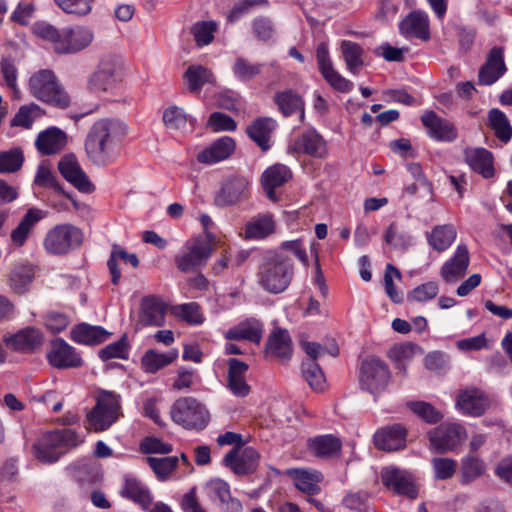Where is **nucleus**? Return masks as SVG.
Segmentation results:
<instances>
[{"label": "nucleus", "mask_w": 512, "mask_h": 512, "mask_svg": "<svg viewBox=\"0 0 512 512\" xmlns=\"http://www.w3.org/2000/svg\"><path fill=\"white\" fill-rule=\"evenodd\" d=\"M287 475L294 480L298 490L309 495H315L320 492L319 483L323 480V475L317 470L289 469Z\"/></svg>", "instance_id": "nucleus-34"}, {"label": "nucleus", "mask_w": 512, "mask_h": 512, "mask_svg": "<svg viewBox=\"0 0 512 512\" xmlns=\"http://www.w3.org/2000/svg\"><path fill=\"white\" fill-rule=\"evenodd\" d=\"M457 407L466 415L481 416L490 405V401L484 391L470 387L458 394Z\"/></svg>", "instance_id": "nucleus-23"}, {"label": "nucleus", "mask_w": 512, "mask_h": 512, "mask_svg": "<svg viewBox=\"0 0 512 512\" xmlns=\"http://www.w3.org/2000/svg\"><path fill=\"white\" fill-rule=\"evenodd\" d=\"M383 485L398 495H404L414 499L417 497V489L411 473L394 466L385 467L381 471Z\"/></svg>", "instance_id": "nucleus-13"}, {"label": "nucleus", "mask_w": 512, "mask_h": 512, "mask_svg": "<svg viewBox=\"0 0 512 512\" xmlns=\"http://www.w3.org/2000/svg\"><path fill=\"white\" fill-rule=\"evenodd\" d=\"M110 333L101 326H92L87 323L76 325L70 332L71 339L79 344L98 345L108 339Z\"/></svg>", "instance_id": "nucleus-37"}, {"label": "nucleus", "mask_w": 512, "mask_h": 512, "mask_svg": "<svg viewBox=\"0 0 512 512\" xmlns=\"http://www.w3.org/2000/svg\"><path fill=\"white\" fill-rule=\"evenodd\" d=\"M236 144L233 138L229 136L221 137L210 147L204 149L197 155V160L204 164H215L230 157Z\"/></svg>", "instance_id": "nucleus-31"}, {"label": "nucleus", "mask_w": 512, "mask_h": 512, "mask_svg": "<svg viewBox=\"0 0 512 512\" xmlns=\"http://www.w3.org/2000/svg\"><path fill=\"white\" fill-rule=\"evenodd\" d=\"M227 387L236 397H245L250 393V386L245 376L248 371V364L236 358L228 360Z\"/></svg>", "instance_id": "nucleus-29"}, {"label": "nucleus", "mask_w": 512, "mask_h": 512, "mask_svg": "<svg viewBox=\"0 0 512 512\" xmlns=\"http://www.w3.org/2000/svg\"><path fill=\"white\" fill-rule=\"evenodd\" d=\"M121 495L138 504L144 509L148 508L152 503V497L149 491L135 478L126 477L124 485L121 489Z\"/></svg>", "instance_id": "nucleus-47"}, {"label": "nucleus", "mask_w": 512, "mask_h": 512, "mask_svg": "<svg viewBox=\"0 0 512 512\" xmlns=\"http://www.w3.org/2000/svg\"><path fill=\"white\" fill-rule=\"evenodd\" d=\"M457 462L452 458L434 457L431 459V467L436 480L451 479L457 470Z\"/></svg>", "instance_id": "nucleus-57"}, {"label": "nucleus", "mask_w": 512, "mask_h": 512, "mask_svg": "<svg viewBox=\"0 0 512 512\" xmlns=\"http://www.w3.org/2000/svg\"><path fill=\"white\" fill-rule=\"evenodd\" d=\"M172 312L174 315L190 324L197 325L204 321L200 306L195 302L176 305L172 308Z\"/></svg>", "instance_id": "nucleus-60"}, {"label": "nucleus", "mask_w": 512, "mask_h": 512, "mask_svg": "<svg viewBox=\"0 0 512 512\" xmlns=\"http://www.w3.org/2000/svg\"><path fill=\"white\" fill-rule=\"evenodd\" d=\"M465 438V428L457 423H443L428 432L430 447L439 453L454 451Z\"/></svg>", "instance_id": "nucleus-12"}, {"label": "nucleus", "mask_w": 512, "mask_h": 512, "mask_svg": "<svg viewBox=\"0 0 512 512\" xmlns=\"http://www.w3.org/2000/svg\"><path fill=\"white\" fill-rule=\"evenodd\" d=\"M29 91L36 99L52 106L64 109L70 105V97L50 69H42L32 74Z\"/></svg>", "instance_id": "nucleus-4"}, {"label": "nucleus", "mask_w": 512, "mask_h": 512, "mask_svg": "<svg viewBox=\"0 0 512 512\" xmlns=\"http://www.w3.org/2000/svg\"><path fill=\"white\" fill-rule=\"evenodd\" d=\"M55 3L68 14L85 16L92 10L94 0H54Z\"/></svg>", "instance_id": "nucleus-64"}, {"label": "nucleus", "mask_w": 512, "mask_h": 512, "mask_svg": "<svg viewBox=\"0 0 512 512\" xmlns=\"http://www.w3.org/2000/svg\"><path fill=\"white\" fill-rule=\"evenodd\" d=\"M439 287L436 282L429 281L415 287L407 296L409 302H426L437 296Z\"/></svg>", "instance_id": "nucleus-62"}, {"label": "nucleus", "mask_w": 512, "mask_h": 512, "mask_svg": "<svg viewBox=\"0 0 512 512\" xmlns=\"http://www.w3.org/2000/svg\"><path fill=\"white\" fill-rule=\"evenodd\" d=\"M171 419L188 430H203L210 421L206 407L194 397L177 399L170 409Z\"/></svg>", "instance_id": "nucleus-5"}, {"label": "nucleus", "mask_w": 512, "mask_h": 512, "mask_svg": "<svg viewBox=\"0 0 512 512\" xmlns=\"http://www.w3.org/2000/svg\"><path fill=\"white\" fill-rule=\"evenodd\" d=\"M487 467L483 459L474 455H465L460 464V483L468 485L486 473Z\"/></svg>", "instance_id": "nucleus-39"}, {"label": "nucleus", "mask_w": 512, "mask_h": 512, "mask_svg": "<svg viewBox=\"0 0 512 512\" xmlns=\"http://www.w3.org/2000/svg\"><path fill=\"white\" fill-rule=\"evenodd\" d=\"M33 278L34 269L32 265H18L11 272L10 286L14 292L23 294L27 291V287L32 282Z\"/></svg>", "instance_id": "nucleus-52"}, {"label": "nucleus", "mask_w": 512, "mask_h": 512, "mask_svg": "<svg viewBox=\"0 0 512 512\" xmlns=\"http://www.w3.org/2000/svg\"><path fill=\"white\" fill-rule=\"evenodd\" d=\"M206 489L212 501H219L220 507L224 512H242L243 506L239 499L231 496L230 486L221 479H212Z\"/></svg>", "instance_id": "nucleus-26"}, {"label": "nucleus", "mask_w": 512, "mask_h": 512, "mask_svg": "<svg viewBox=\"0 0 512 512\" xmlns=\"http://www.w3.org/2000/svg\"><path fill=\"white\" fill-rule=\"evenodd\" d=\"M3 343L12 351L31 353L42 345L43 334L38 328L28 326L4 336Z\"/></svg>", "instance_id": "nucleus-15"}, {"label": "nucleus", "mask_w": 512, "mask_h": 512, "mask_svg": "<svg viewBox=\"0 0 512 512\" xmlns=\"http://www.w3.org/2000/svg\"><path fill=\"white\" fill-rule=\"evenodd\" d=\"M127 126L118 119H100L89 129L84 147L88 159L97 166L111 164L117 156V147L127 134Z\"/></svg>", "instance_id": "nucleus-1"}, {"label": "nucleus", "mask_w": 512, "mask_h": 512, "mask_svg": "<svg viewBox=\"0 0 512 512\" xmlns=\"http://www.w3.org/2000/svg\"><path fill=\"white\" fill-rule=\"evenodd\" d=\"M91 29L78 26L73 29L61 30V38L57 41L56 52L60 54L76 53L88 47L93 41Z\"/></svg>", "instance_id": "nucleus-16"}, {"label": "nucleus", "mask_w": 512, "mask_h": 512, "mask_svg": "<svg viewBox=\"0 0 512 512\" xmlns=\"http://www.w3.org/2000/svg\"><path fill=\"white\" fill-rule=\"evenodd\" d=\"M302 374L313 390H322L325 385V376L320 366L314 361H303Z\"/></svg>", "instance_id": "nucleus-58"}, {"label": "nucleus", "mask_w": 512, "mask_h": 512, "mask_svg": "<svg viewBox=\"0 0 512 512\" xmlns=\"http://www.w3.org/2000/svg\"><path fill=\"white\" fill-rule=\"evenodd\" d=\"M217 25L213 21L197 22L193 25L191 32L199 46L208 45L214 39V32Z\"/></svg>", "instance_id": "nucleus-61"}, {"label": "nucleus", "mask_w": 512, "mask_h": 512, "mask_svg": "<svg viewBox=\"0 0 512 512\" xmlns=\"http://www.w3.org/2000/svg\"><path fill=\"white\" fill-rule=\"evenodd\" d=\"M266 353L279 359H289L292 355V341L287 330L275 328L269 335Z\"/></svg>", "instance_id": "nucleus-35"}, {"label": "nucleus", "mask_w": 512, "mask_h": 512, "mask_svg": "<svg viewBox=\"0 0 512 512\" xmlns=\"http://www.w3.org/2000/svg\"><path fill=\"white\" fill-rule=\"evenodd\" d=\"M390 380L388 366L378 357L364 359L360 366L359 382L363 390L376 394L384 390Z\"/></svg>", "instance_id": "nucleus-10"}, {"label": "nucleus", "mask_w": 512, "mask_h": 512, "mask_svg": "<svg viewBox=\"0 0 512 512\" xmlns=\"http://www.w3.org/2000/svg\"><path fill=\"white\" fill-rule=\"evenodd\" d=\"M163 122L169 130H183L187 126L188 118L182 108L173 105L164 110Z\"/></svg>", "instance_id": "nucleus-59"}, {"label": "nucleus", "mask_w": 512, "mask_h": 512, "mask_svg": "<svg viewBox=\"0 0 512 512\" xmlns=\"http://www.w3.org/2000/svg\"><path fill=\"white\" fill-rule=\"evenodd\" d=\"M342 57L349 72L356 75L364 65V49L361 45L350 40H343L340 44Z\"/></svg>", "instance_id": "nucleus-45"}, {"label": "nucleus", "mask_w": 512, "mask_h": 512, "mask_svg": "<svg viewBox=\"0 0 512 512\" xmlns=\"http://www.w3.org/2000/svg\"><path fill=\"white\" fill-rule=\"evenodd\" d=\"M417 346L412 343L395 344L387 352V357L395 363V368L405 372V360L413 357Z\"/></svg>", "instance_id": "nucleus-55"}, {"label": "nucleus", "mask_w": 512, "mask_h": 512, "mask_svg": "<svg viewBox=\"0 0 512 512\" xmlns=\"http://www.w3.org/2000/svg\"><path fill=\"white\" fill-rule=\"evenodd\" d=\"M457 236L455 227L451 224L435 226L426 233L429 245L438 252L445 251L451 246Z\"/></svg>", "instance_id": "nucleus-42"}, {"label": "nucleus", "mask_w": 512, "mask_h": 512, "mask_svg": "<svg viewBox=\"0 0 512 512\" xmlns=\"http://www.w3.org/2000/svg\"><path fill=\"white\" fill-rule=\"evenodd\" d=\"M83 242L82 231L72 224H58L51 228L44 240V249L52 255H66L79 248Z\"/></svg>", "instance_id": "nucleus-6"}, {"label": "nucleus", "mask_w": 512, "mask_h": 512, "mask_svg": "<svg viewBox=\"0 0 512 512\" xmlns=\"http://www.w3.org/2000/svg\"><path fill=\"white\" fill-rule=\"evenodd\" d=\"M250 186L248 177L240 174L229 175L222 180L220 189L214 196V204L220 208L237 205L249 198Z\"/></svg>", "instance_id": "nucleus-9"}, {"label": "nucleus", "mask_w": 512, "mask_h": 512, "mask_svg": "<svg viewBox=\"0 0 512 512\" xmlns=\"http://www.w3.org/2000/svg\"><path fill=\"white\" fill-rule=\"evenodd\" d=\"M122 80V61L115 55L101 58L97 69L88 78V89L93 93L109 92Z\"/></svg>", "instance_id": "nucleus-7"}, {"label": "nucleus", "mask_w": 512, "mask_h": 512, "mask_svg": "<svg viewBox=\"0 0 512 512\" xmlns=\"http://www.w3.org/2000/svg\"><path fill=\"white\" fill-rule=\"evenodd\" d=\"M342 443L340 439L332 435H322L309 439L308 448L310 452L319 458L331 457L338 453Z\"/></svg>", "instance_id": "nucleus-44"}, {"label": "nucleus", "mask_w": 512, "mask_h": 512, "mask_svg": "<svg viewBox=\"0 0 512 512\" xmlns=\"http://www.w3.org/2000/svg\"><path fill=\"white\" fill-rule=\"evenodd\" d=\"M168 305L156 295L146 296L140 305L139 321L144 326L161 327L165 324Z\"/></svg>", "instance_id": "nucleus-22"}, {"label": "nucleus", "mask_w": 512, "mask_h": 512, "mask_svg": "<svg viewBox=\"0 0 512 512\" xmlns=\"http://www.w3.org/2000/svg\"><path fill=\"white\" fill-rule=\"evenodd\" d=\"M212 251L210 241L201 237L188 240L175 258L176 266L182 272L194 271L206 264Z\"/></svg>", "instance_id": "nucleus-11"}, {"label": "nucleus", "mask_w": 512, "mask_h": 512, "mask_svg": "<svg viewBox=\"0 0 512 512\" xmlns=\"http://www.w3.org/2000/svg\"><path fill=\"white\" fill-rule=\"evenodd\" d=\"M506 71L504 63L503 49L494 47L488 53L485 64L478 73L479 83L482 85H492Z\"/></svg>", "instance_id": "nucleus-28"}, {"label": "nucleus", "mask_w": 512, "mask_h": 512, "mask_svg": "<svg viewBox=\"0 0 512 512\" xmlns=\"http://www.w3.org/2000/svg\"><path fill=\"white\" fill-rule=\"evenodd\" d=\"M44 115V110L35 103L23 105L11 120V126L30 129L33 123Z\"/></svg>", "instance_id": "nucleus-51"}, {"label": "nucleus", "mask_w": 512, "mask_h": 512, "mask_svg": "<svg viewBox=\"0 0 512 512\" xmlns=\"http://www.w3.org/2000/svg\"><path fill=\"white\" fill-rule=\"evenodd\" d=\"M120 409L119 397L116 394L101 392L95 407L87 415L90 427L97 432L108 429L119 418Z\"/></svg>", "instance_id": "nucleus-8"}, {"label": "nucleus", "mask_w": 512, "mask_h": 512, "mask_svg": "<svg viewBox=\"0 0 512 512\" xmlns=\"http://www.w3.org/2000/svg\"><path fill=\"white\" fill-rule=\"evenodd\" d=\"M488 124L495 137L503 143H508L512 138V126L504 112L493 108L488 113Z\"/></svg>", "instance_id": "nucleus-48"}, {"label": "nucleus", "mask_w": 512, "mask_h": 512, "mask_svg": "<svg viewBox=\"0 0 512 512\" xmlns=\"http://www.w3.org/2000/svg\"><path fill=\"white\" fill-rule=\"evenodd\" d=\"M177 355L176 351L159 353L150 349L142 356L141 365L145 372L156 373L160 369L172 363L177 358Z\"/></svg>", "instance_id": "nucleus-49"}, {"label": "nucleus", "mask_w": 512, "mask_h": 512, "mask_svg": "<svg viewBox=\"0 0 512 512\" xmlns=\"http://www.w3.org/2000/svg\"><path fill=\"white\" fill-rule=\"evenodd\" d=\"M82 442L76 431L69 428L48 431L33 444V453L40 462L51 464Z\"/></svg>", "instance_id": "nucleus-3"}, {"label": "nucleus", "mask_w": 512, "mask_h": 512, "mask_svg": "<svg viewBox=\"0 0 512 512\" xmlns=\"http://www.w3.org/2000/svg\"><path fill=\"white\" fill-rule=\"evenodd\" d=\"M225 337L228 340H248L258 344L262 338V324L256 319H247L230 328Z\"/></svg>", "instance_id": "nucleus-38"}, {"label": "nucleus", "mask_w": 512, "mask_h": 512, "mask_svg": "<svg viewBox=\"0 0 512 512\" xmlns=\"http://www.w3.org/2000/svg\"><path fill=\"white\" fill-rule=\"evenodd\" d=\"M295 152L303 153L314 158H325L328 154L327 143L315 130H305L292 145Z\"/></svg>", "instance_id": "nucleus-24"}, {"label": "nucleus", "mask_w": 512, "mask_h": 512, "mask_svg": "<svg viewBox=\"0 0 512 512\" xmlns=\"http://www.w3.org/2000/svg\"><path fill=\"white\" fill-rule=\"evenodd\" d=\"M464 156L473 171L487 179L494 176L493 154L490 151L485 148H468L464 151Z\"/></svg>", "instance_id": "nucleus-32"}, {"label": "nucleus", "mask_w": 512, "mask_h": 512, "mask_svg": "<svg viewBox=\"0 0 512 512\" xmlns=\"http://www.w3.org/2000/svg\"><path fill=\"white\" fill-rule=\"evenodd\" d=\"M67 144L66 133L52 126L41 131L35 140V146L42 155L49 156L59 153Z\"/></svg>", "instance_id": "nucleus-27"}, {"label": "nucleus", "mask_w": 512, "mask_h": 512, "mask_svg": "<svg viewBox=\"0 0 512 512\" xmlns=\"http://www.w3.org/2000/svg\"><path fill=\"white\" fill-rule=\"evenodd\" d=\"M274 102L278 106L280 112L288 117L293 113L299 111L300 118L303 120L304 118V102L300 95L294 92L291 89L284 90L281 92H277L274 95Z\"/></svg>", "instance_id": "nucleus-43"}, {"label": "nucleus", "mask_w": 512, "mask_h": 512, "mask_svg": "<svg viewBox=\"0 0 512 512\" xmlns=\"http://www.w3.org/2000/svg\"><path fill=\"white\" fill-rule=\"evenodd\" d=\"M24 162V155L20 148H12L0 152V173H13L18 171Z\"/></svg>", "instance_id": "nucleus-56"}, {"label": "nucleus", "mask_w": 512, "mask_h": 512, "mask_svg": "<svg viewBox=\"0 0 512 512\" xmlns=\"http://www.w3.org/2000/svg\"><path fill=\"white\" fill-rule=\"evenodd\" d=\"M470 263V253L465 244H459L454 255L440 269V275L447 283H456L467 272Z\"/></svg>", "instance_id": "nucleus-21"}, {"label": "nucleus", "mask_w": 512, "mask_h": 512, "mask_svg": "<svg viewBox=\"0 0 512 512\" xmlns=\"http://www.w3.org/2000/svg\"><path fill=\"white\" fill-rule=\"evenodd\" d=\"M263 65L260 63H252L243 57L236 58L232 71L240 81H250L262 72Z\"/></svg>", "instance_id": "nucleus-54"}, {"label": "nucleus", "mask_w": 512, "mask_h": 512, "mask_svg": "<svg viewBox=\"0 0 512 512\" xmlns=\"http://www.w3.org/2000/svg\"><path fill=\"white\" fill-rule=\"evenodd\" d=\"M259 458V453L252 447L244 448L240 454L238 448H233L224 456L223 463L236 475H247L257 470Z\"/></svg>", "instance_id": "nucleus-18"}, {"label": "nucleus", "mask_w": 512, "mask_h": 512, "mask_svg": "<svg viewBox=\"0 0 512 512\" xmlns=\"http://www.w3.org/2000/svg\"><path fill=\"white\" fill-rule=\"evenodd\" d=\"M275 232V221L270 213L259 214L246 225L245 237L263 239Z\"/></svg>", "instance_id": "nucleus-41"}, {"label": "nucleus", "mask_w": 512, "mask_h": 512, "mask_svg": "<svg viewBox=\"0 0 512 512\" xmlns=\"http://www.w3.org/2000/svg\"><path fill=\"white\" fill-rule=\"evenodd\" d=\"M405 442L406 429L401 424L382 428L374 434V443L381 450H399L405 447Z\"/></svg>", "instance_id": "nucleus-30"}, {"label": "nucleus", "mask_w": 512, "mask_h": 512, "mask_svg": "<svg viewBox=\"0 0 512 512\" xmlns=\"http://www.w3.org/2000/svg\"><path fill=\"white\" fill-rule=\"evenodd\" d=\"M44 217L41 210L31 208L23 216L18 226L11 232V240L17 247H21L26 242L33 227Z\"/></svg>", "instance_id": "nucleus-40"}, {"label": "nucleus", "mask_w": 512, "mask_h": 512, "mask_svg": "<svg viewBox=\"0 0 512 512\" xmlns=\"http://www.w3.org/2000/svg\"><path fill=\"white\" fill-rule=\"evenodd\" d=\"M292 177L291 170L283 164L268 167L262 174V185L271 200H275V189L285 184Z\"/></svg>", "instance_id": "nucleus-33"}, {"label": "nucleus", "mask_w": 512, "mask_h": 512, "mask_svg": "<svg viewBox=\"0 0 512 512\" xmlns=\"http://www.w3.org/2000/svg\"><path fill=\"white\" fill-rule=\"evenodd\" d=\"M316 58L319 71L321 72L324 79L335 90L342 93H347L353 89V82L344 78L334 69L326 43H321L318 45L316 49Z\"/></svg>", "instance_id": "nucleus-14"}, {"label": "nucleus", "mask_w": 512, "mask_h": 512, "mask_svg": "<svg viewBox=\"0 0 512 512\" xmlns=\"http://www.w3.org/2000/svg\"><path fill=\"white\" fill-rule=\"evenodd\" d=\"M47 359L51 366L58 369L75 368L82 365L81 356L74 347L61 338H56L51 342Z\"/></svg>", "instance_id": "nucleus-20"}, {"label": "nucleus", "mask_w": 512, "mask_h": 512, "mask_svg": "<svg viewBox=\"0 0 512 512\" xmlns=\"http://www.w3.org/2000/svg\"><path fill=\"white\" fill-rule=\"evenodd\" d=\"M58 169L61 175L80 192L91 193L95 190V186L82 170L75 155H64L58 162Z\"/></svg>", "instance_id": "nucleus-17"}, {"label": "nucleus", "mask_w": 512, "mask_h": 512, "mask_svg": "<svg viewBox=\"0 0 512 512\" xmlns=\"http://www.w3.org/2000/svg\"><path fill=\"white\" fill-rule=\"evenodd\" d=\"M187 80L188 89L191 92H200L206 83H212L214 76L212 72L202 65H190L184 73Z\"/></svg>", "instance_id": "nucleus-50"}, {"label": "nucleus", "mask_w": 512, "mask_h": 512, "mask_svg": "<svg viewBox=\"0 0 512 512\" xmlns=\"http://www.w3.org/2000/svg\"><path fill=\"white\" fill-rule=\"evenodd\" d=\"M276 128V121L269 117H260L247 127L248 136L263 150L270 148L271 134Z\"/></svg>", "instance_id": "nucleus-36"}, {"label": "nucleus", "mask_w": 512, "mask_h": 512, "mask_svg": "<svg viewBox=\"0 0 512 512\" xmlns=\"http://www.w3.org/2000/svg\"><path fill=\"white\" fill-rule=\"evenodd\" d=\"M118 260H122L126 264H130L134 268H137L139 265V260L136 254H130L126 252L121 246L113 244L107 265L112 277L111 281L114 285H117L121 278V272L118 268Z\"/></svg>", "instance_id": "nucleus-46"}, {"label": "nucleus", "mask_w": 512, "mask_h": 512, "mask_svg": "<svg viewBox=\"0 0 512 512\" xmlns=\"http://www.w3.org/2000/svg\"><path fill=\"white\" fill-rule=\"evenodd\" d=\"M421 122L429 137L440 142H453L458 137V130L448 119L442 118L434 111H426L421 116Z\"/></svg>", "instance_id": "nucleus-19"}, {"label": "nucleus", "mask_w": 512, "mask_h": 512, "mask_svg": "<svg viewBox=\"0 0 512 512\" xmlns=\"http://www.w3.org/2000/svg\"><path fill=\"white\" fill-rule=\"evenodd\" d=\"M294 276V264L280 251L265 252L257 267L256 283L265 292L281 294L288 289Z\"/></svg>", "instance_id": "nucleus-2"}, {"label": "nucleus", "mask_w": 512, "mask_h": 512, "mask_svg": "<svg viewBox=\"0 0 512 512\" xmlns=\"http://www.w3.org/2000/svg\"><path fill=\"white\" fill-rule=\"evenodd\" d=\"M178 457L167 456V457H148L147 463L153 470L156 477L160 481H165L169 476L176 470L178 465Z\"/></svg>", "instance_id": "nucleus-53"}, {"label": "nucleus", "mask_w": 512, "mask_h": 512, "mask_svg": "<svg viewBox=\"0 0 512 512\" xmlns=\"http://www.w3.org/2000/svg\"><path fill=\"white\" fill-rule=\"evenodd\" d=\"M400 33L406 38H417L423 41L430 39L428 15L421 10L410 12L399 25Z\"/></svg>", "instance_id": "nucleus-25"}, {"label": "nucleus", "mask_w": 512, "mask_h": 512, "mask_svg": "<svg viewBox=\"0 0 512 512\" xmlns=\"http://www.w3.org/2000/svg\"><path fill=\"white\" fill-rule=\"evenodd\" d=\"M34 183L43 188L53 189L55 192L59 194H65L62 186L60 185L52 171L44 165L38 166Z\"/></svg>", "instance_id": "nucleus-63"}]
</instances>
